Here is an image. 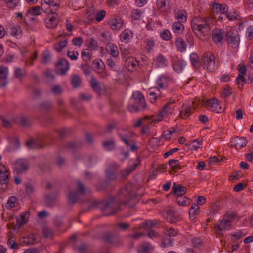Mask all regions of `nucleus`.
<instances>
[{
	"label": "nucleus",
	"mask_w": 253,
	"mask_h": 253,
	"mask_svg": "<svg viewBox=\"0 0 253 253\" xmlns=\"http://www.w3.org/2000/svg\"><path fill=\"white\" fill-rule=\"evenodd\" d=\"M202 141L200 139H197L193 140L189 144L191 146V149L197 150L198 148L202 145Z\"/></svg>",
	"instance_id": "6e6d98bb"
},
{
	"label": "nucleus",
	"mask_w": 253,
	"mask_h": 253,
	"mask_svg": "<svg viewBox=\"0 0 253 253\" xmlns=\"http://www.w3.org/2000/svg\"><path fill=\"white\" fill-rule=\"evenodd\" d=\"M203 63L207 71H213L216 67L214 55L211 53H206L203 56Z\"/></svg>",
	"instance_id": "1a4fd4ad"
},
{
	"label": "nucleus",
	"mask_w": 253,
	"mask_h": 253,
	"mask_svg": "<svg viewBox=\"0 0 253 253\" xmlns=\"http://www.w3.org/2000/svg\"><path fill=\"white\" fill-rule=\"evenodd\" d=\"M156 84L162 89H164L167 87L168 82L167 79L164 76H161L157 79Z\"/></svg>",
	"instance_id": "f704fd0d"
},
{
	"label": "nucleus",
	"mask_w": 253,
	"mask_h": 253,
	"mask_svg": "<svg viewBox=\"0 0 253 253\" xmlns=\"http://www.w3.org/2000/svg\"><path fill=\"white\" fill-rule=\"evenodd\" d=\"M54 140V137L46 134L36 140H30L26 143V145L31 149H40L50 145Z\"/></svg>",
	"instance_id": "f257e3e1"
},
{
	"label": "nucleus",
	"mask_w": 253,
	"mask_h": 253,
	"mask_svg": "<svg viewBox=\"0 0 253 253\" xmlns=\"http://www.w3.org/2000/svg\"><path fill=\"white\" fill-rule=\"evenodd\" d=\"M81 56L84 61L88 62L91 58L92 52L88 49H84L81 52Z\"/></svg>",
	"instance_id": "a19ab883"
},
{
	"label": "nucleus",
	"mask_w": 253,
	"mask_h": 253,
	"mask_svg": "<svg viewBox=\"0 0 253 253\" xmlns=\"http://www.w3.org/2000/svg\"><path fill=\"white\" fill-rule=\"evenodd\" d=\"M154 61L158 67H165L167 65L168 61L162 54H159Z\"/></svg>",
	"instance_id": "7c9ffc66"
},
{
	"label": "nucleus",
	"mask_w": 253,
	"mask_h": 253,
	"mask_svg": "<svg viewBox=\"0 0 253 253\" xmlns=\"http://www.w3.org/2000/svg\"><path fill=\"white\" fill-rule=\"evenodd\" d=\"M225 37V33L221 29H216L212 31V38L216 44L223 42Z\"/></svg>",
	"instance_id": "f8f14e48"
},
{
	"label": "nucleus",
	"mask_w": 253,
	"mask_h": 253,
	"mask_svg": "<svg viewBox=\"0 0 253 253\" xmlns=\"http://www.w3.org/2000/svg\"><path fill=\"white\" fill-rule=\"evenodd\" d=\"M158 116L157 117V118H154V116H151L150 118L147 117V116H145L144 118H143V124H148L149 125H150V124H152L153 123V122H159V121H157L156 120L157 119H158Z\"/></svg>",
	"instance_id": "bf43d9fd"
},
{
	"label": "nucleus",
	"mask_w": 253,
	"mask_h": 253,
	"mask_svg": "<svg viewBox=\"0 0 253 253\" xmlns=\"http://www.w3.org/2000/svg\"><path fill=\"white\" fill-rule=\"evenodd\" d=\"M153 250V246L148 242L141 245L138 249V253H150Z\"/></svg>",
	"instance_id": "4be33fe9"
},
{
	"label": "nucleus",
	"mask_w": 253,
	"mask_h": 253,
	"mask_svg": "<svg viewBox=\"0 0 253 253\" xmlns=\"http://www.w3.org/2000/svg\"><path fill=\"white\" fill-rule=\"evenodd\" d=\"M121 203L122 202L119 200L111 197L104 203L101 210L105 216L113 215L120 209Z\"/></svg>",
	"instance_id": "f03ea898"
},
{
	"label": "nucleus",
	"mask_w": 253,
	"mask_h": 253,
	"mask_svg": "<svg viewBox=\"0 0 253 253\" xmlns=\"http://www.w3.org/2000/svg\"><path fill=\"white\" fill-rule=\"evenodd\" d=\"M69 63L67 60L65 59H61L56 64V72L62 76L66 75L67 71L69 70Z\"/></svg>",
	"instance_id": "9b49d317"
},
{
	"label": "nucleus",
	"mask_w": 253,
	"mask_h": 253,
	"mask_svg": "<svg viewBox=\"0 0 253 253\" xmlns=\"http://www.w3.org/2000/svg\"><path fill=\"white\" fill-rule=\"evenodd\" d=\"M22 31L20 27H12L11 30V35L16 37L17 39L20 38L22 37Z\"/></svg>",
	"instance_id": "37998d69"
},
{
	"label": "nucleus",
	"mask_w": 253,
	"mask_h": 253,
	"mask_svg": "<svg viewBox=\"0 0 253 253\" xmlns=\"http://www.w3.org/2000/svg\"><path fill=\"white\" fill-rule=\"evenodd\" d=\"M158 222V221H155V222H153L150 220H146L141 223V227L145 229H147L153 226H156Z\"/></svg>",
	"instance_id": "09e8293b"
},
{
	"label": "nucleus",
	"mask_w": 253,
	"mask_h": 253,
	"mask_svg": "<svg viewBox=\"0 0 253 253\" xmlns=\"http://www.w3.org/2000/svg\"><path fill=\"white\" fill-rule=\"evenodd\" d=\"M19 124L24 126H29L31 124L30 119L26 116H21L19 119Z\"/></svg>",
	"instance_id": "8fccbe9b"
},
{
	"label": "nucleus",
	"mask_w": 253,
	"mask_h": 253,
	"mask_svg": "<svg viewBox=\"0 0 253 253\" xmlns=\"http://www.w3.org/2000/svg\"><path fill=\"white\" fill-rule=\"evenodd\" d=\"M57 197V194H51L47 195L45 199V203L48 207H52L53 203Z\"/></svg>",
	"instance_id": "72a5a7b5"
},
{
	"label": "nucleus",
	"mask_w": 253,
	"mask_h": 253,
	"mask_svg": "<svg viewBox=\"0 0 253 253\" xmlns=\"http://www.w3.org/2000/svg\"><path fill=\"white\" fill-rule=\"evenodd\" d=\"M198 105L204 106L212 111H215L218 113H221L224 111V108L219 105V101L215 98H212L210 100L197 101Z\"/></svg>",
	"instance_id": "39448f33"
},
{
	"label": "nucleus",
	"mask_w": 253,
	"mask_h": 253,
	"mask_svg": "<svg viewBox=\"0 0 253 253\" xmlns=\"http://www.w3.org/2000/svg\"><path fill=\"white\" fill-rule=\"evenodd\" d=\"M167 0H157V5L158 9L163 12H166L169 9V5L167 4Z\"/></svg>",
	"instance_id": "c85d7f7f"
},
{
	"label": "nucleus",
	"mask_w": 253,
	"mask_h": 253,
	"mask_svg": "<svg viewBox=\"0 0 253 253\" xmlns=\"http://www.w3.org/2000/svg\"><path fill=\"white\" fill-rule=\"evenodd\" d=\"M198 19H200L198 17H195L191 21V28L193 31L198 36H201V35H205V30H202L200 27V21Z\"/></svg>",
	"instance_id": "ddd939ff"
},
{
	"label": "nucleus",
	"mask_w": 253,
	"mask_h": 253,
	"mask_svg": "<svg viewBox=\"0 0 253 253\" xmlns=\"http://www.w3.org/2000/svg\"><path fill=\"white\" fill-rule=\"evenodd\" d=\"M7 4V6L11 8H14L17 6L19 3V0H3Z\"/></svg>",
	"instance_id": "e2e57ef3"
},
{
	"label": "nucleus",
	"mask_w": 253,
	"mask_h": 253,
	"mask_svg": "<svg viewBox=\"0 0 253 253\" xmlns=\"http://www.w3.org/2000/svg\"><path fill=\"white\" fill-rule=\"evenodd\" d=\"M38 106L40 111L48 110L52 107V103L50 101H44L39 103Z\"/></svg>",
	"instance_id": "c03bdc74"
},
{
	"label": "nucleus",
	"mask_w": 253,
	"mask_h": 253,
	"mask_svg": "<svg viewBox=\"0 0 253 253\" xmlns=\"http://www.w3.org/2000/svg\"><path fill=\"white\" fill-rule=\"evenodd\" d=\"M134 194L132 192V184L128 183L126 186L121 188L119 191V200L122 198L123 197L126 198V200L121 202L124 205H128V206L133 207L134 205H128V201L134 198Z\"/></svg>",
	"instance_id": "20e7f679"
},
{
	"label": "nucleus",
	"mask_w": 253,
	"mask_h": 253,
	"mask_svg": "<svg viewBox=\"0 0 253 253\" xmlns=\"http://www.w3.org/2000/svg\"><path fill=\"white\" fill-rule=\"evenodd\" d=\"M9 174V170L0 163V192H4L8 188Z\"/></svg>",
	"instance_id": "423d86ee"
},
{
	"label": "nucleus",
	"mask_w": 253,
	"mask_h": 253,
	"mask_svg": "<svg viewBox=\"0 0 253 253\" xmlns=\"http://www.w3.org/2000/svg\"><path fill=\"white\" fill-rule=\"evenodd\" d=\"M90 84L92 89L96 93L100 94L101 92V87L100 85L97 80L94 78L91 77L90 81Z\"/></svg>",
	"instance_id": "bb28decb"
},
{
	"label": "nucleus",
	"mask_w": 253,
	"mask_h": 253,
	"mask_svg": "<svg viewBox=\"0 0 253 253\" xmlns=\"http://www.w3.org/2000/svg\"><path fill=\"white\" fill-rule=\"evenodd\" d=\"M28 168V167L27 162L22 159L18 160L16 161L13 168L14 170L17 174L25 171Z\"/></svg>",
	"instance_id": "4468645a"
},
{
	"label": "nucleus",
	"mask_w": 253,
	"mask_h": 253,
	"mask_svg": "<svg viewBox=\"0 0 253 253\" xmlns=\"http://www.w3.org/2000/svg\"><path fill=\"white\" fill-rule=\"evenodd\" d=\"M104 241L114 246H118L120 244V241L118 235L113 232L106 233L103 237Z\"/></svg>",
	"instance_id": "9d476101"
},
{
	"label": "nucleus",
	"mask_w": 253,
	"mask_h": 253,
	"mask_svg": "<svg viewBox=\"0 0 253 253\" xmlns=\"http://www.w3.org/2000/svg\"><path fill=\"white\" fill-rule=\"evenodd\" d=\"M180 115L183 119H186L191 114V109L190 106L185 107L183 110H181Z\"/></svg>",
	"instance_id": "5fc2aeb1"
},
{
	"label": "nucleus",
	"mask_w": 253,
	"mask_h": 253,
	"mask_svg": "<svg viewBox=\"0 0 253 253\" xmlns=\"http://www.w3.org/2000/svg\"><path fill=\"white\" fill-rule=\"evenodd\" d=\"M200 19H198L200 21V27L202 30H205V32L210 29L209 27V22L210 19L208 17L203 19L201 17H198Z\"/></svg>",
	"instance_id": "58836bf2"
},
{
	"label": "nucleus",
	"mask_w": 253,
	"mask_h": 253,
	"mask_svg": "<svg viewBox=\"0 0 253 253\" xmlns=\"http://www.w3.org/2000/svg\"><path fill=\"white\" fill-rule=\"evenodd\" d=\"M133 133L126 129H119L117 135L120 140L123 142L126 146H130L132 151H136L138 147L133 140Z\"/></svg>",
	"instance_id": "7ed1b4c3"
},
{
	"label": "nucleus",
	"mask_w": 253,
	"mask_h": 253,
	"mask_svg": "<svg viewBox=\"0 0 253 253\" xmlns=\"http://www.w3.org/2000/svg\"><path fill=\"white\" fill-rule=\"evenodd\" d=\"M172 30L174 33H181L184 30V26L181 22H174L172 25Z\"/></svg>",
	"instance_id": "a18cd8bd"
},
{
	"label": "nucleus",
	"mask_w": 253,
	"mask_h": 253,
	"mask_svg": "<svg viewBox=\"0 0 253 253\" xmlns=\"http://www.w3.org/2000/svg\"><path fill=\"white\" fill-rule=\"evenodd\" d=\"M129 33L128 31L126 30L123 32L121 35V39L124 42H127L129 41Z\"/></svg>",
	"instance_id": "69168bd1"
},
{
	"label": "nucleus",
	"mask_w": 253,
	"mask_h": 253,
	"mask_svg": "<svg viewBox=\"0 0 253 253\" xmlns=\"http://www.w3.org/2000/svg\"><path fill=\"white\" fill-rule=\"evenodd\" d=\"M175 45L178 50L180 52H183L186 49L187 45L184 42V40L180 37H177L176 39Z\"/></svg>",
	"instance_id": "a878e982"
},
{
	"label": "nucleus",
	"mask_w": 253,
	"mask_h": 253,
	"mask_svg": "<svg viewBox=\"0 0 253 253\" xmlns=\"http://www.w3.org/2000/svg\"><path fill=\"white\" fill-rule=\"evenodd\" d=\"M102 145L105 150L111 151L115 149L116 147V142L113 139H111L103 141Z\"/></svg>",
	"instance_id": "5701e85b"
},
{
	"label": "nucleus",
	"mask_w": 253,
	"mask_h": 253,
	"mask_svg": "<svg viewBox=\"0 0 253 253\" xmlns=\"http://www.w3.org/2000/svg\"><path fill=\"white\" fill-rule=\"evenodd\" d=\"M7 76V68L0 66V88L4 87L8 84Z\"/></svg>",
	"instance_id": "dca6fc26"
},
{
	"label": "nucleus",
	"mask_w": 253,
	"mask_h": 253,
	"mask_svg": "<svg viewBox=\"0 0 253 253\" xmlns=\"http://www.w3.org/2000/svg\"><path fill=\"white\" fill-rule=\"evenodd\" d=\"M237 214L232 211H228L224 215L223 219L216 226L219 231L225 230L229 229L230 222L236 217Z\"/></svg>",
	"instance_id": "6e6552de"
},
{
	"label": "nucleus",
	"mask_w": 253,
	"mask_h": 253,
	"mask_svg": "<svg viewBox=\"0 0 253 253\" xmlns=\"http://www.w3.org/2000/svg\"><path fill=\"white\" fill-rule=\"evenodd\" d=\"M68 43V39H66L64 40L60 41L57 44H55L53 45L54 49L58 52H61L63 48H64Z\"/></svg>",
	"instance_id": "c9c22d12"
},
{
	"label": "nucleus",
	"mask_w": 253,
	"mask_h": 253,
	"mask_svg": "<svg viewBox=\"0 0 253 253\" xmlns=\"http://www.w3.org/2000/svg\"><path fill=\"white\" fill-rule=\"evenodd\" d=\"M226 6L222 4L214 3L212 6V11L214 13H222L226 12Z\"/></svg>",
	"instance_id": "b1692460"
},
{
	"label": "nucleus",
	"mask_w": 253,
	"mask_h": 253,
	"mask_svg": "<svg viewBox=\"0 0 253 253\" xmlns=\"http://www.w3.org/2000/svg\"><path fill=\"white\" fill-rule=\"evenodd\" d=\"M227 44L232 48L238 47L240 44V36L236 30H230L225 32Z\"/></svg>",
	"instance_id": "0eeeda50"
},
{
	"label": "nucleus",
	"mask_w": 253,
	"mask_h": 253,
	"mask_svg": "<svg viewBox=\"0 0 253 253\" xmlns=\"http://www.w3.org/2000/svg\"><path fill=\"white\" fill-rule=\"evenodd\" d=\"M192 243L196 249H201L204 245L202 240L199 238H194L192 240Z\"/></svg>",
	"instance_id": "603ef678"
},
{
	"label": "nucleus",
	"mask_w": 253,
	"mask_h": 253,
	"mask_svg": "<svg viewBox=\"0 0 253 253\" xmlns=\"http://www.w3.org/2000/svg\"><path fill=\"white\" fill-rule=\"evenodd\" d=\"M187 13L185 10H179L177 13V19L180 22H185L187 20Z\"/></svg>",
	"instance_id": "de8ad7c7"
},
{
	"label": "nucleus",
	"mask_w": 253,
	"mask_h": 253,
	"mask_svg": "<svg viewBox=\"0 0 253 253\" xmlns=\"http://www.w3.org/2000/svg\"><path fill=\"white\" fill-rule=\"evenodd\" d=\"M42 62L43 63H48L51 59V54L48 52H43L41 55Z\"/></svg>",
	"instance_id": "680f3d73"
},
{
	"label": "nucleus",
	"mask_w": 253,
	"mask_h": 253,
	"mask_svg": "<svg viewBox=\"0 0 253 253\" xmlns=\"http://www.w3.org/2000/svg\"><path fill=\"white\" fill-rule=\"evenodd\" d=\"M29 13L32 15H38L41 14V8L40 6H35L29 10Z\"/></svg>",
	"instance_id": "338daca9"
},
{
	"label": "nucleus",
	"mask_w": 253,
	"mask_h": 253,
	"mask_svg": "<svg viewBox=\"0 0 253 253\" xmlns=\"http://www.w3.org/2000/svg\"><path fill=\"white\" fill-rule=\"evenodd\" d=\"M174 102L175 101L174 100L166 104L162 108L161 111L160 112L159 114L158 115V119H157L156 120L161 121L162 120L164 116H167L170 113L171 109L170 105L174 103Z\"/></svg>",
	"instance_id": "f3484780"
},
{
	"label": "nucleus",
	"mask_w": 253,
	"mask_h": 253,
	"mask_svg": "<svg viewBox=\"0 0 253 253\" xmlns=\"http://www.w3.org/2000/svg\"><path fill=\"white\" fill-rule=\"evenodd\" d=\"M77 193L76 192H71L69 193L68 200L69 203L74 204L77 202Z\"/></svg>",
	"instance_id": "13d9d810"
},
{
	"label": "nucleus",
	"mask_w": 253,
	"mask_h": 253,
	"mask_svg": "<svg viewBox=\"0 0 253 253\" xmlns=\"http://www.w3.org/2000/svg\"><path fill=\"white\" fill-rule=\"evenodd\" d=\"M199 207L197 204L193 203L191 207L190 208L189 211V214L190 218H192V217H194L195 215L198 214L199 213Z\"/></svg>",
	"instance_id": "ea45409f"
},
{
	"label": "nucleus",
	"mask_w": 253,
	"mask_h": 253,
	"mask_svg": "<svg viewBox=\"0 0 253 253\" xmlns=\"http://www.w3.org/2000/svg\"><path fill=\"white\" fill-rule=\"evenodd\" d=\"M70 82L74 88H77L80 86L82 80L78 75L74 74L71 76Z\"/></svg>",
	"instance_id": "393cba45"
},
{
	"label": "nucleus",
	"mask_w": 253,
	"mask_h": 253,
	"mask_svg": "<svg viewBox=\"0 0 253 253\" xmlns=\"http://www.w3.org/2000/svg\"><path fill=\"white\" fill-rule=\"evenodd\" d=\"M132 97L136 102L140 105L142 110L146 107V104L143 95L139 91H135L132 94Z\"/></svg>",
	"instance_id": "2eb2a0df"
},
{
	"label": "nucleus",
	"mask_w": 253,
	"mask_h": 253,
	"mask_svg": "<svg viewBox=\"0 0 253 253\" xmlns=\"http://www.w3.org/2000/svg\"><path fill=\"white\" fill-rule=\"evenodd\" d=\"M117 169L115 166L110 167L105 172L106 177L110 181H115L117 179Z\"/></svg>",
	"instance_id": "6ab92c4d"
},
{
	"label": "nucleus",
	"mask_w": 253,
	"mask_h": 253,
	"mask_svg": "<svg viewBox=\"0 0 253 253\" xmlns=\"http://www.w3.org/2000/svg\"><path fill=\"white\" fill-rule=\"evenodd\" d=\"M247 141L244 137L235 138V147L237 149H240L246 145Z\"/></svg>",
	"instance_id": "c756f323"
},
{
	"label": "nucleus",
	"mask_w": 253,
	"mask_h": 253,
	"mask_svg": "<svg viewBox=\"0 0 253 253\" xmlns=\"http://www.w3.org/2000/svg\"><path fill=\"white\" fill-rule=\"evenodd\" d=\"M26 75L25 70H22L20 68H16L15 69L14 75L15 78L21 80L22 77Z\"/></svg>",
	"instance_id": "864d4df0"
},
{
	"label": "nucleus",
	"mask_w": 253,
	"mask_h": 253,
	"mask_svg": "<svg viewBox=\"0 0 253 253\" xmlns=\"http://www.w3.org/2000/svg\"><path fill=\"white\" fill-rule=\"evenodd\" d=\"M138 163H134L132 166L126 168L122 170L120 174L123 179L126 178L128 175L136 168L138 166Z\"/></svg>",
	"instance_id": "cd10ccee"
},
{
	"label": "nucleus",
	"mask_w": 253,
	"mask_h": 253,
	"mask_svg": "<svg viewBox=\"0 0 253 253\" xmlns=\"http://www.w3.org/2000/svg\"><path fill=\"white\" fill-rule=\"evenodd\" d=\"M172 189V193L175 194L176 197L183 196L187 192L186 187L176 183H174Z\"/></svg>",
	"instance_id": "a211bd4d"
},
{
	"label": "nucleus",
	"mask_w": 253,
	"mask_h": 253,
	"mask_svg": "<svg viewBox=\"0 0 253 253\" xmlns=\"http://www.w3.org/2000/svg\"><path fill=\"white\" fill-rule=\"evenodd\" d=\"M123 25L122 20L120 19H113L110 24V27L112 30H117L120 29Z\"/></svg>",
	"instance_id": "4c0bfd02"
},
{
	"label": "nucleus",
	"mask_w": 253,
	"mask_h": 253,
	"mask_svg": "<svg viewBox=\"0 0 253 253\" xmlns=\"http://www.w3.org/2000/svg\"><path fill=\"white\" fill-rule=\"evenodd\" d=\"M72 42L74 45L80 47L83 43V39L81 37L74 38L72 40Z\"/></svg>",
	"instance_id": "0e129e2a"
},
{
	"label": "nucleus",
	"mask_w": 253,
	"mask_h": 253,
	"mask_svg": "<svg viewBox=\"0 0 253 253\" xmlns=\"http://www.w3.org/2000/svg\"><path fill=\"white\" fill-rule=\"evenodd\" d=\"M81 69L82 70L83 73L85 75H89L91 73V69L90 67L87 64H81L80 66Z\"/></svg>",
	"instance_id": "774afa93"
},
{
	"label": "nucleus",
	"mask_w": 253,
	"mask_h": 253,
	"mask_svg": "<svg viewBox=\"0 0 253 253\" xmlns=\"http://www.w3.org/2000/svg\"><path fill=\"white\" fill-rule=\"evenodd\" d=\"M88 47L93 50H96L98 47L97 42L93 38L90 39L88 41Z\"/></svg>",
	"instance_id": "052dcab7"
},
{
	"label": "nucleus",
	"mask_w": 253,
	"mask_h": 253,
	"mask_svg": "<svg viewBox=\"0 0 253 253\" xmlns=\"http://www.w3.org/2000/svg\"><path fill=\"white\" fill-rule=\"evenodd\" d=\"M17 201L18 200L16 197L13 196H10L8 199L7 202L6 204V207L9 209L15 207Z\"/></svg>",
	"instance_id": "49530a36"
},
{
	"label": "nucleus",
	"mask_w": 253,
	"mask_h": 253,
	"mask_svg": "<svg viewBox=\"0 0 253 253\" xmlns=\"http://www.w3.org/2000/svg\"><path fill=\"white\" fill-rule=\"evenodd\" d=\"M169 164L171 167V170L169 171L170 174H174L181 169L179 165V161L177 160L171 159L169 161Z\"/></svg>",
	"instance_id": "aec40b11"
},
{
	"label": "nucleus",
	"mask_w": 253,
	"mask_h": 253,
	"mask_svg": "<svg viewBox=\"0 0 253 253\" xmlns=\"http://www.w3.org/2000/svg\"><path fill=\"white\" fill-rule=\"evenodd\" d=\"M176 201L177 203L179 206H186L190 204V200L186 197L183 196H177L176 197Z\"/></svg>",
	"instance_id": "2f4dec72"
},
{
	"label": "nucleus",
	"mask_w": 253,
	"mask_h": 253,
	"mask_svg": "<svg viewBox=\"0 0 253 253\" xmlns=\"http://www.w3.org/2000/svg\"><path fill=\"white\" fill-rule=\"evenodd\" d=\"M58 22V19L56 17L52 16L46 22V25L47 28L50 29L54 28L57 26Z\"/></svg>",
	"instance_id": "e433bc0d"
},
{
	"label": "nucleus",
	"mask_w": 253,
	"mask_h": 253,
	"mask_svg": "<svg viewBox=\"0 0 253 253\" xmlns=\"http://www.w3.org/2000/svg\"><path fill=\"white\" fill-rule=\"evenodd\" d=\"M107 52L114 57H116L119 55L117 47L112 43H108L106 45Z\"/></svg>",
	"instance_id": "412c9836"
},
{
	"label": "nucleus",
	"mask_w": 253,
	"mask_h": 253,
	"mask_svg": "<svg viewBox=\"0 0 253 253\" xmlns=\"http://www.w3.org/2000/svg\"><path fill=\"white\" fill-rule=\"evenodd\" d=\"M184 61L182 60H179L173 63V69L177 73L181 72L183 69V67L184 66Z\"/></svg>",
	"instance_id": "79ce46f5"
},
{
	"label": "nucleus",
	"mask_w": 253,
	"mask_h": 253,
	"mask_svg": "<svg viewBox=\"0 0 253 253\" xmlns=\"http://www.w3.org/2000/svg\"><path fill=\"white\" fill-rule=\"evenodd\" d=\"M92 63L94 65L95 68L98 71L103 70V68L105 67L104 63L100 59H95Z\"/></svg>",
	"instance_id": "4d7b16f0"
},
{
	"label": "nucleus",
	"mask_w": 253,
	"mask_h": 253,
	"mask_svg": "<svg viewBox=\"0 0 253 253\" xmlns=\"http://www.w3.org/2000/svg\"><path fill=\"white\" fill-rule=\"evenodd\" d=\"M191 63L193 67L198 69L200 67L199 58L198 55L195 53H192L190 56Z\"/></svg>",
	"instance_id": "473e14b6"
},
{
	"label": "nucleus",
	"mask_w": 253,
	"mask_h": 253,
	"mask_svg": "<svg viewBox=\"0 0 253 253\" xmlns=\"http://www.w3.org/2000/svg\"><path fill=\"white\" fill-rule=\"evenodd\" d=\"M37 242V241L34 235H30L24 237V243L26 245L35 244Z\"/></svg>",
	"instance_id": "3c124183"
}]
</instances>
